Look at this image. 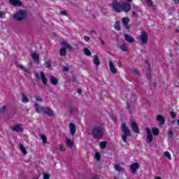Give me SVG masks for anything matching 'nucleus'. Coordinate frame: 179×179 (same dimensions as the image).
<instances>
[{"instance_id":"39","label":"nucleus","mask_w":179,"mask_h":179,"mask_svg":"<svg viewBox=\"0 0 179 179\" xmlns=\"http://www.w3.org/2000/svg\"><path fill=\"white\" fill-rule=\"evenodd\" d=\"M44 66L45 68L50 69L51 68V63L50 62H45L44 64Z\"/></svg>"},{"instance_id":"37","label":"nucleus","mask_w":179,"mask_h":179,"mask_svg":"<svg viewBox=\"0 0 179 179\" xmlns=\"http://www.w3.org/2000/svg\"><path fill=\"white\" fill-rule=\"evenodd\" d=\"M6 111V106H1L0 108V114H3Z\"/></svg>"},{"instance_id":"21","label":"nucleus","mask_w":179,"mask_h":179,"mask_svg":"<svg viewBox=\"0 0 179 179\" xmlns=\"http://www.w3.org/2000/svg\"><path fill=\"white\" fill-rule=\"evenodd\" d=\"M129 18L128 17H123L122 20V24L126 27V29H128V23H129Z\"/></svg>"},{"instance_id":"55","label":"nucleus","mask_w":179,"mask_h":179,"mask_svg":"<svg viewBox=\"0 0 179 179\" xmlns=\"http://www.w3.org/2000/svg\"><path fill=\"white\" fill-rule=\"evenodd\" d=\"M176 3H178L179 0H175Z\"/></svg>"},{"instance_id":"35","label":"nucleus","mask_w":179,"mask_h":179,"mask_svg":"<svg viewBox=\"0 0 179 179\" xmlns=\"http://www.w3.org/2000/svg\"><path fill=\"white\" fill-rule=\"evenodd\" d=\"M128 136H128V135H127V134H123L122 136V141H123V142L125 143H127V139L128 138Z\"/></svg>"},{"instance_id":"42","label":"nucleus","mask_w":179,"mask_h":179,"mask_svg":"<svg viewBox=\"0 0 179 179\" xmlns=\"http://www.w3.org/2000/svg\"><path fill=\"white\" fill-rule=\"evenodd\" d=\"M35 100H36V101H38V102L43 101V99H41V97L39 96H35Z\"/></svg>"},{"instance_id":"5","label":"nucleus","mask_w":179,"mask_h":179,"mask_svg":"<svg viewBox=\"0 0 179 179\" xmlns=\"http://www.w3.org/2000/svg\"><path fill=\"white\" fill-rule=\"evenodd\" d=\"M149 40V36L148 35V32L146 31H141L140 35L139 41H141V44H148V41Z\"/></svg>"},{"instance_id":"45","label":"nucleus","mask_w":179,"mask_h":179,"mask_svg":"<svg viewBox=\"0 0 179 179\" xmlns=\"http://www.w3.org/2000/svg\"><path fill=\"white\" fill-rule=\"evenodd\" d=\"M63 71L64 72H68V71H69V67H68L67 66H64L63 68Z\"/></svg>"},{"instance_id":"46","label":"nucleus","mask_w":179,"mask_h":179,"mask_svg":"<svg viewBox=\"0 0 179 179\" xmlns=\"http://www.w3.org/2000/svg\"><path fill=\"white\" fill-rule=\"evenodd\" d=\"M170 114H171V116L172 117V118H175L176 117V113H174V112H171L170 113Z\"/></svg>"},{"instance_id":"53","label":"nucleus","mask_w":179,"mask_h":179,"mask_svg":"<svg viewBox=\"0 0 179 179\" xmlns=\"http://www.w3.org/2000/svg\"><path fill=\"white\" fill-rule=\"evenodd\" d=\"M1 16H3V13L0 12V17H1Z\"/></svg>"},{"instance_id":"24","label":"nucleus","mask_w":179,"mask_h":179,"mask_svg":"<svg viewBox=\"0 0 179 179\" xmlns=\"http://www.w3.org/2000/svg\"><path fill=\"white\" fill-rule=\"evenodd\" d=\"M50 83L51 85H58V79L55 76L50 77Z\"/></svg>"},{"instance_id":"18","label":"nucleus","mask_w":179,"mask_h":179,"mask_svg":"<svg viewBox=\"0 0 179 179\" xmlns=\"http://www.w3.org/2000/svg\"><path fill=\"white\" fill-rule=\"evenodd\" d=\"M124 40L127 43H135V38H132L131 36L128 34H124Z\"/></svg>"},{"instance_id":"22","label":"nucleus","mask_w":179,"mask_h":179,"mask_svg":"<svg viewBox=\"0 0 179 179\" xmlns=\"http://www.w3.org/2000/svg\"><path fill=\"white\" fill-rule=\"evenodd\" d=\"M93 63L96 65V66H99V65H100V59H99V56L96 55L94 56Z\"/></svg>"},{"instance_id":"43","label":"nucleus","mask_w":179,"mask_h":179,"mask_svg":"<svg viewBox=\"0 0 179 179\" xmlns=\"http://www.w3.org/2000/svg\"><path fill=\"white\" fill-rule=\"evenodd\" d=\"M145 1L147 2L148 6H153V2L152 0H145Z\"/></svg>"},{"instance_id":"19","label":"nucleus","mask_w":179,"mask_h":179,"mask_svg":"<svg viewBox=\"0 0 179 179\" xmlns=\"http://www.w3.org/2000/svg\"><path fill=\"white\" fill-rule=\"evenodd\" d=\"M17 67L24 72V75H25V76H27V75H29V70H27L23 65L19 64Z\"/></svg>"},{"instance_id":"1","label":"nucleus","mask_w":179,"mask_h":179,"mask_svg":"<svg viewBox=\"0 0 179 179\" xmlns=\"http://www.w3.org/2000/svg\"><path fill=\"white\" fill-rule=\"evenodd\" d=\"M34 108L36 113H38V114H40L41 111L42 113H43L44 114H46L47 115H54V112L50 108L46 106L40 107V105H38V103H37L36 102L34 103Z\"/></svg>"},{"instance_id":"27","label":"nucleus","mask_w":179,"mask_h":179,"mask_svg":"<svg viewBox=\"0 0 179 179\" xmlns=\"http://www.w3.org/2000/svg\"><path fill=\"white\" fill-rule=\"evenodd\" d=\"M83 52L87 57H90L92 55V52H90V50L89 49H87V48H85L83 49Z\"/></svg>"},{"instance_id":"34","label":"nucleus","mask_w":179,"mask_h":179,"mask_svg":"<svg viewBox=\"0 0 179 179\" xmlns=\"http://www.w3.org/2000/svg\"><path fill=\"white\" fill-rule=\"evenodd\" d=\"M100 146H101V149H104V148H106L107 146V142H106V141L100 142Z\"/></svg>"},{"instance_id":"23","label":"nucleus","mask_w":179,"mask_h":179,"mask_svg":"<svg viewBox=\"0 0 179 179\" xmlns=\"http://www.w3.org/2000/svg\"><path fill=\"white\" fill-rule=\"evenodd\" d=\"M31 58L35 61L36 63L38 64L40 62V60L38 59V55H37V53H32L31 55Z\"/></svg>"},{"instance_id":"8","label":"nucleus","mask_w":179,"mask_h":179,"mask_svg":"<svg viewBox=\"0 0 179 179\" xmlns=\"http://www.w3.org/2000/svg\"><path fill=\"white\" fill-rule=\"evenodd\" d=\"M132 6H131V3L126 1L122 3V12H129Z\"/></svg>"},{"instance_id":"40","label":"nucleus","mask_w":179,"mask_h":179,"mask_svg":"<svg viewBox=\"0 0 179 179\" xmlns=\"http://www.w3.org/2000/svg\"><path fill=\"white\" fill-rule=\"evenodd\" d=\"M59 149L61 150V152H65V146H64V144H59Z\"/></svg>"},{"instance_id":"11","label":"nucleus","mask_w":179,"mask_h":179,"mask_svg":"<svg viewBox=\"0 0 179 179\" xmlns=\"http://www.w3.org/2000/svg\"><path fill=\"white\" fill-rule=\"evenodd\" d=\"M109 64V69L113 75H115V73H117V69L115 68V66H114V62L112 60H108Z\"/></svg>"},{"instance_id":"29","label":"nucleus","mask_w":179,"mask_h":179,"mask_svg":"<svg viewBox=\"0 0 179 179\" xmlns=\"http://www.w3.org/2000/svg\"><path fill=\"white\" fill-rule=\"evenodd\" d=\"M120 50H122V51H128V47L127 46V45L125 43L121 45L120 46Z\"/></svg>"},{"instance_id":"30","label":"nucleus","mask_w":179,"mask_h":179,"mask_svg":"<svg viewBox=\"0 0 179 179\" xmlns=\"http://www.w3.org/2000/svg\"><path fill=\"white\" fill-rule=\"evenodd\" d=\"M22 103H29V98L24 94H22Z\"/></svg>"},{"instance_id":"6","label":"nucleus","mask_w":179,"mask_h":179,"mask_svg":"<svg viewBox=\"0 0 179 179\" xmlns=\"http://www.w3.org/2000/svg\"><path fill=\"white\" fill-rule=\"evenodd\" d=\"M35 77L37 79H41L43 85H47V78L45 77V74H44V71H41L40 73H36Z\"/></svg>"},{"instance_id":"2","label":"nucleus","mask_w":179,"mask_h":179,"mask_svg":"<svg viewBox=\"0 0 179 179\" xmlns=\"http://www.w3.org/2000/svg\"><path fill=\"white\" fill-rule=\"evenodd\" d=\"M92 135L94 138H101L103 136V128L100 126L94 127L92 129Z\"/></svg>"},{"instance_id":"38","label":"nucleus","mask_w":179,"mask_h":179,"mask_svg":"<svg viewBox=\"0 0 179 179\" xmlns=\"http://www.w3.org/2000/svg\"><path fill=\"white\" fill-rule=\"evenodd\" d=\"M94 157H95L96 160H97V162H99L101 159L100 153L96 152Z\"/></svg>"},{"instance_id":"16","label":"nucleus","mask_w":179,"mask_h":179,"mask_svg":"<svg viewBox=\"0 0 179 179\" xmlns=\"http://www.w3.org/2000/svg\"><path fill=\"white\" fill-rule=\"evenodd\" d=\"M9 3L13 6H22V1L20 0H9Z\"/></svg>"},{"instance_id":"10","label":"nucleus","mask_w":179,"mask_h":179,"mask_svg":"<svg viewBox=\"0 0 179 179\" xmlns=\"http://www.w3.org/2000/svg\"><path fill=\"white\" fill-rule=\"evenodd\" d=\"M129 167H130L131 173L135 174V173H136L138 171V170L139 169L140 165H139V163L134 162V163L130 164Z\"/></svg>"},{"instance_id":"26","label":"nucleus","mask_w":179,"mask_h":179,"mask_svg":"<svg viewBox=\"0 0 179 179\" xmlns=\"http://www.w3.org/2000/svg\"><path fill=\"white\" fill-rule=\"evenodd\" d=\"M114 169L115 171H122V167L121 166V165L118 164H115L114 165Z\"/></svg>"},{"instance_id":"7","label":"nucleus","mask_w":179,"mask_h":179,"mask_svg":"<svg viewBox=\"0 0 179 179\" xmlns=\"http://www.w3.org/2000/svg\"><path fill=\"white\" fill-rule=\"evenodd\" d=\"M113 9L115 12H122V3L118 2V1L115 0L113 3Z\"/></svg>"},{"instance_id":"49","label":"nucleus","mask_w":179,"mask_h":179,"mask_svg":"<svg viewBox=\"0 0 179 179\" xmlns=\"http://www.w3.org/2000/svg\"><path fill=\"white\" fill-rule=\"evenodd\" d=\"M77 93H78V94H82V90L78 89V90H77Z\"/></svg>"},{"instance_id":"48","label":"nucleus","mask_w":179,"mask_h":179,"mask_svg":"<svg viewBox=\"0 0 179 179\" xmlns=\"http://www.w3.org/2000/svg\"><path fill=\"white\" fill-rule=\"evenodd\" d=\"M84 40L85 41H90V38L89 36H85L84 37Z\"/></svg>"},{"instance_id":"36","label":"nucleus","mask_w":179,"mask_h":179,"mask_svg":"<svg viewBox=\"0 0 179 179\" xmlns=\"http://www.w3.org/2000/svg\"><path fill=\"white\" fill-rule=\"evenodd\" d=\"M168 138H170L171 139L173 138V130L171 129L168 130Z\"/></svg>"},{"instance_id":"57","label":"nucleus","mask_w":179,"mask_h":179,"mask_svg":"<svg viewBox=\"0 0 179 179\" xmlns=\"http://www.w3.org/2000/svg\"><path fill=\"white\" fill-rule=\"evenodd\" d=\"M91 33H94V31H91Z\"/></svg>"},{"instance_id":"14","label":"nucleus","mask_w":179,"mask_h":179,"mask_svg":"<svg viewBox=\"0 0 179 179\" xmlns=\"http://www.w3.org/2000/svg\"><path fill=\"white\" fill-rule=\"evenodd\" d=\"M156 120L159 122V125H164L166 118L163 115H158L156 117Z\"/></svg>"},{"instance_id":"28","label":"nucleus","mask_w":179,"mask_h":179,"mask_svg":"<svg viewBox=\"0 0 179 179\" xmlns=\"http://www.w3.org/2000/svg\"><path fill=\"white\" fill-rule=\"evenodd\" d=\"M151 130L153 135H155V136L159 135V129H157V127H152Z\"/></svg>"},{"instance_id":"54","label":"nucleus","mask_w":179,"mask_h":179,"mask_svg":"<svg viewBox=\"0 0 179 179\" xmlns=\"http://www.w3.org/2000/svg\"><path fill=\"white\" fill-rule=\"evenodd\" d=\"M127 2H132L134 0H126Z\"/></svg>"},{"instance_id":"44","label":"nucleus","mask_w":179,"mask_h":179,"mask_svg":"<svg viewBox=\"0 0 179 179\" xmlns=\"http://www.w3.org/2000/svg\"><path fill=\"white\" fill-rule=\"evenodd\" d=\"M60 14L62 15V16H68V13H66V10H62L60 12Z\"/></svg>"},{"instance_id":"31","label":"nucleus","mask_w":179,"mask_h":179,"mask_svg":"<svg viewBox=\"0 0 179 179\" xmlns=\"http://www.w3.org/2000/svg\"><path fill=\"white\" fill-rule=\"evenodd\" d=\"M164 156L168 159V160H171V155H170V152L166 151L164 152Z\"/></svg>"},{"instance_id":"12","label":"nucleus","mask_w":179,"mask_h":179,"mask_svg":"<svg viewBox=\"0 0 179 179\" xmlns=\"http://www.w3.org/2000/svg\"><path fill=\"white\" fill-rule=\"evenodd\" d=\"M121 129H122L123 134H124L125 135L131 136V131L129 130V129H128V127H127V125L123 123L121 125Z\"/></svg>"},{"instance_id":"20","label":"nucleus","mask_w":179,"mask_h":179,"mask_svg":"<svg viewBox=\"0 0 179 179\" xmlns=\"http://www.w3.org/2000/svg\"><path fill=\"white\" fill-rule=\"evenodd\" d=\"M13 131L15 132H23V129L19 124H16L13 127Z\"/></svg>"},{"instance_id":"9","label":"nucleus","mask_w":179,"mask_h":179,"mask_svg":"<svg viewBox=\"0 0 179 179\" xmlns=\"http://www.w3.org/2000/svg\"><path fill=\"white\" fill-rule=\"evenodd\" d=\"M145 131L147 132V143H152L153 141V135H152V131L150 130V128L146 127Z\"/></svg>"},{"instance_id":"51","label":"nucleus","mask_w":179,"mask_h":179,"mask_svg":"<svg viewBox=\"0 0 179 179\" xmlns=\"http://www.w3.org/2000/svg\"><path fill=\"white\" fill-rule=\"evenodd\" d=\"M99 40H100V41H101V44L102 45H104V41L101 40V38H100Z\"/></svg>"},{"instance_id":"4","label":"nucleus","mask_w":179,"mask_h":179,"mask_svg":"<svg viewBox=\"0 0 179 179\" xmlns=\"http://www.w3.org/2000/svg\"><path fill=\"white\" fill-rule=\"evenodd\" d=\"M62 45L63 48L60 49L59 55H61V57H64V55H66V48L72 50V47H71L66 42H62Z\"/></svg>"},{"instance_id":"52","label":"nucleus","mask_w":179,"mask_h":179,"mask_svg":"<svg viewBox=\"0 0 179 179\" xmlns=\"http://www.w3.org/2000/svg\"><path fill=\"white\" fill-rule=\"evenodd\" d=\"M154 179H162V178H160V177H159V176H155V177L154 178Z\"/></svg>"},{"instance_id":"47","label":"nucleus","mask_w":179,"mask_h":179,"mask_svg":"<svg viewBox=\"0 0 179 179\" xmlns=\"http://www.w3.org/2000/svg\"><path fill=\"white\" fill-rule=\"evenodd\" d=\"M69 110V113H71V114H72L73 113V110H75V108L70 107Z\"/></svg>"},{"instance_id":"15","label":"nucleus","mask_w":179,"mask_h":179,"mask_svg":"<svg viewBox=\"0 0 179 179\" xmlns=\"http://www.w3.org/2000/svg\"><path fill=\"white\" fill-rule=\"evenodd\" d=\"M66 143L70 149H72L75 146L73 140H71V138H66Z\"/></svg>"},{"instance_id":"25","label":"nucleus","mask_w":179,"mask_h":179,"mask_svg":"<svg viewBox=\"0 0 179 179\" xmlns=\"http://www.w3.org/2000/svg\"><path fill=\"white\" fill-rule=\"evenodd\" d=\"M19 146H20V150H21L22 155H27V151L26 150V148H24V146L22 144H20Z\"/></svg>"},{"instance_id":"13","label":"nucleus","mask_w":179,"mask_h":179,"mask_svg":"<svg viewBox=\"0 0 179 179\" xmlns=\"http://www.w3.org/2000/svg\"><path fill=\"white\" fill-rule=\"evenodd\" d=\"M70 134L72 136L76 134V125H75L73 123H70L69 124Z\"/></svg>"},{"instance_id":"3","label":"nucleus","mask_w":179,"mask_h":179,"mask_svg":"<svg viewBox=\"0 0 179 179\" xmlns=\"http://www.w3.org/2000/svg\"><path fill=\"white\" fill-rule=\"evenodd\" d=\"M25 17H26V12L23 10H20L14 15V19L17 22H20L21 20H23V19H24Z\"/></svg>"},{"instance_id":"56","label":"nucleus","mask_w":179,"mask_h":179,"mask_svg":"<svg viewBox=\"0 0 179 179\" xmlns=\"http://www.w3.org/2000/svg\"><path fill=\"white\" fill-rule=\"evenodd\" d=\"M32 179H38V178L36 177V178H33Z\"/></svg>"},{"instance_id":"41","label":"nucleus","mask_w":179,"mask_h":179,"mask_svg":"<svg viewBox=\"0 0 179 179\" xmlns=\"http://www.w3.org/2000/svg\"><path fill=\"white\" fill-rule=\"evenodd\" d=\"M43 179H50V175L48 173H43Z\"/></svg>"},{"instance_id":"33","label":"nucleus","mask_w":179,"mask_h":179,"mask_svg":"<svg viewBox=\"0 0 179 179\" xmlns=\"http://www.w3.org/2000/svg\"><path fill=\"white\" fill-rule=\"evenodd\" d=\"M115 30H117V31H120V30H121V27H120V22H116L115 23Z\"/></svg>"},{"instance_id":"32","label":"nucleus","mask_w":179,"mask_h":179,"mask_svg":"<svg viewBox=\"0 0 179 179\" xmlns=\"http://www.w3.org/2000/svg\"><path fill=\"white\" fill-rule=\"evenodd\" d=\"M41 138L42 139V142L43 145H45L47 143V136L45 135H41Z\"/></svg>"},{"instance_id":"17","label":"nucleus","mask_w":179,"mask_h":179,"mask_svg":"<svg viewBox=\"0 0 179 179\" xmlns=\"http://www.w3.org/2000/svg\"><path fill=\"white\" fill-rule=\"evenodd\" d=\"M131 127L134 132H135L136 134H139V128H138V124H136V122H132Z\"/></svg>"},{"instance_id":"50","label":"nucleus","mask_w":179,"mask_h":179,"mask_svg":"<svg viewBox=\"0 0 179 179\" xmlns=\"http://www.w3.org/2000/svg\"><path fill=\"white\" fill-rule=\"evenodd\" d=\"M132 15L134 17L136 16V11H132Z\"/></svg>"}]
</instances>
